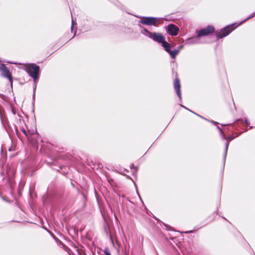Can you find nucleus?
<instances>
[{
	"mask_svg": "<svg viewBox=\"0 0 255 255\" xmlns=\"http://www.w3.org/2000/svg\"><path fill=\"white\" fill-rule=\"evenodd\" d=\"M255 16V12L253 13L252 15H251L250 16H249L248 18L244 20L243 21H241L240 23H239L238 25H236L235 27H233L234 25H236V23H234L233 25H230L228 26H227L224 28L220 30L219 31L216 32V36L218 38H222L223 37H224L228 35H229L233 30H234L236 27H237L238 26L240 25V24H242L246 21L254 17Z\"/></svg>",
	"mask_w": 255,
	"mask_h": 255,
	"instance_id": "f257e3e1",
	"label": "nucleus"
},
{
	"mask_svg": "<svg viewBox=\"0 0 255 255\" xmlns=\"http://www.w3.org/2000/svg\"><path fill=\"white\" fill-rule=\"evenodd\" d=\"M24 69L29 75L36 82L39 72V67L35 64H29L24 65Z\"/></svg>",
	"mask_w": 255,
	"mask_h": 255,
	"instance_id": "f03ea898",
	"label": "nucleus"
},
{
	"mask_svg": "<svg viewBox=\"0 0 255 255\" xmlns=\"http://www.w3.org/2000/svg\"><path fill=\"white\" fill-rule=\"evenodd\" d=\"M139 23L146 25L156 26L159 23V19L154 17H142Z\"/></svg>",
	"mask_w": 255,
	"mask_h": 255,
	"instance_id": "7ed1b4c3",
	"label": "nucleus"
},
{
	"mask_svg": "<svg viewBox=\"0 0 255 255\" xmlns=\"http://www.w3.org/2000/svg\"><path fill=\"white\" fill-rule=\"evenodd\" d=\"M215 29L212 26H208L206 28H202L197 32V38H199L202 36H207L210 33H213Z\"/></svg>",
	"mask_w": 255,
	"mask_h": 255,
	"instance_id": "20e7f679",
	"label": "nucleus"
},
{
	"mask_svg": "<svg viewBox=\"0 0 255 255\" xmlns=\"http://www.w3.org/2000/svg\"><path fill=\"white\" fill-rule=\"evenodd\" d=\"M0 71L2 76L7 78L12 85V76L7 67L4 64L0 65Z\"/></svg>",
	"mask_w": 255,
	"mask_h": 255,
	"instance_id": "39448f33",
	"label": "nucleus"
},
{
	"mask_svg": "<svg viewBox=\"0 0 255 255\" xmlns=\"http://www.w3.org/2000/svg\"><path fill=\"white\" fill-rule=\"evenodd\" d=\"M167 32L172 36H176L179 31V28L173 24H169L166 29Z\"/></svg>",
	"mask_w": 255,
	"mask_h": 255,
	"instance_id": "423d86ee",
	"label": "nucleus"
},
{
	"mask_svg": "<svg viewBox=\"0 0 255 255\" xmlns=\"http://www.w3.org/2000/svg\"><path fill=\"white\" fill-rule=\"evenodd\" d=\"M150 38L152 39L153 40L156 42L160 43H163L165 40V37L162 35L161 33L156 32L152 33L151 37H150Z\"/></svg>",
	"mask_w": 255,
	"mask_h": 255,
	"instance_id": "0eeeda50",
	"label": "nucleus"
},
{
	"mask_svg": "<svg viewBox=\"0 0 255 255\" xmlns=\"http://www.w3.org/2000/svg\"><path fill=\"white\" fill-rule=\"evenodd\" d=\"M174 88L176 90V93L178 96V97L181 99V93L180 91V84L179 82V80L178 78H176L174 81Z\"/></svg>",
	"mask_w": 255,
	"mask_h": 255,
	"instance_id": "6e6552de",
	"label": "nucleus"
},
{
	"mask_svg": "<svg viewBox=\"0 0 255 255\" xmlns=\"http://www.w3.org/2000/svg\"><path fill=\"white\" fill-rule=\"evenodd\" d=\"M233 138H234V137H233L232 136L228 137L226 138L227 142L226 143V146H225V153H224V160L225 159V158H226V155H227V151H228V146H229V143L230 141L232 140L233 139Z\"/></svg>",
	"mask_w": 255,
	"mask_h": 255,
	"instance_id": "1a4fd4ad",
	"label": "nucleus"
},
{
	"mask_svg": "<svg viewBox=\"0 0 255 255\" xmlns=\"http://www.w3.org/2000/svg\"><path fill=\"white\" fill-rule=\"evenodd\" d=\"M162 44V46L164 47L165 50L168 52V53H169L170 51H171L170 50V48H171V45L170 44H169L168 43H167L166 41H165V40L161 43Z\"/></svg>",
	"mask_w": 255,
	"mask_h": 255,
	"instance_id": "9d476101",
	"label": "nucleus"
},
{
	"mask_svg": "<svg viewBox=\"0 0 255 255\" xmlns=\"http://www.w3.org/2000/svg\"><path fill=\"white\" fill-rule=\"evenodd\" d=\"M141 33L144 35L145 36H147L149 38H150V37H151V35L152 34V33L150 32L149 31H148V30H147L145 28H144L141 31Z\"/></svg>",
	"mask_w": 255,
	"mask_h": 255,
	"instance_id": "9b49d317",
	"label": "nucleus"
},
{
	"mask_svg": "<svg viewBox=\"0 0 255 255\" xmlns=\"http://www.w3.org/2000/svg\"><path fill=\"white\" fill-rule=\"evenodd\" d=\"M179 52V50L176 49L173 51H170L169 53L170 56L172 58H175Z\"/></svg>",
	"mask_w": 255,
	"mask_h": 255,
	"instance_id": "f8f14e48",
	"label": "nucleus"
},
{
	"mask_svg": "<svg viewBox=\"0 0 255 255\" xmlns=\"http://www.w3.org/2000/svg\"><path fill=\"white\" fill-rule=\"evenodd\" d=\"M187 42L191 44H196L198 41L196 40V38H191L187 39Z\"/></svg>",
	"mask_w": 255,
	"mask_h": 255,
	"instance_id": "ddd939ff",
	"label": "nucleus"
},
{
	"mask_svg": "<svg viewBox=\"0 0 255 255\" xmlns=\"http://www.w3.org/2000/svg\"><path fill=\"white\" fill-rule=\"evenodd\" d=\"M104 253H105V255H111L110 252L108 250H105Z\"/></svg>",
	"mask_w": 255,
	"mask_h": 255,
	"instance_id": "4468645a",
	"label": "nucleus"
},
{
	"mask_svg": "<svg viewBox=\"0 0 255 255\" xmlns=\"http://www.w3.org/2000/svg\"><path fill=\"white\" fill-rule=\"evenodd\" d=\"M73 24H74V21L72 20V26H71V30L72 31L73 30Z\"/></svg>",
	"mask_w": 255,
	"mask_h": 255,
	"instance_id": "2eb2a0df",
	"label": "nucleus"
},
{
	"mask_svg": "<svg viewBox=\"0 0 255 255\" xmlns=\"http://www.w3.org/2000/svg\"><path fill=\"white\" fill-rule=\"evenodd\" d=\"M7 62L8 63H10V64H17V63L12 62H10V61H7Z\"/></svg>",
	"mask_w": 255,
	"mask_h": 255,
	"instance_id": "dca6fc26",
	"label": "nucleus"
},
{
	"mask_svg": "<svg viewBox=\"0 0 255 255\" xmlns=\"http://www.w3.org/2000/svg\"><path fill=\"white\" fill-rule=\"evenodd\" d=\"M245 123H246V124L247 125L249 124V121H248V120L247 119H246V120H245Z\"/></svg>",
	"mask_w": 255,
	"mask_h": 255,
	"instance_id": "f3484780",
	"label": "nucleus"
},
{
	"mask_svg": "<svg viewBox=\"0 0 255 255\" xmlns=\"http://www.w3.org/2000/svg\"><path fill=\"white\" fill-rule=\"evenodd\" d=\"M183 45H180V46H179V49H178V50H180V49H182V48H183Z\"/></svg>",
	"mask_w": 255,
	"mask_h": 255,
	"instance_id": "a211bd4d",
	"label": "nucleus"
},
{
	"mask_svg": "<svg viewBox=\"0 0 255 255\" xmlns=\"http://www.w3.org/2000/svg\"><path fill=\"white\" fill-rule=\"evenodd\" d=\"M180 106H181L182 107H183V108H185V109H187V110H189V109H188L187 108H186L185 107H184V106H183V105H180Z\"/></svg>",
	"mask_w": 255,
	"mask_h": 255,
	"instance_id": "6ab92c4d",
	"label": "nucleus"
},
{
	"mask_svg": "<svg viewBox=\"0 0 255 255\" xmlns=\"http://www.w3.org/2000/svg\"><path fill=\"white\" fill-rule=\"evenodd\" d=\"M188 111H190L191 112L194 113V114H195V113H194L193 112L191 111V110H189Z\"/></svg>",
	"mask_w": 255,
	"mask_h": 255,
	"instance_id": "aec40b11",
	"label": "nucleus"
},
{
	"mask_svg": "<svg viewBox=\"0 0 255 255\" xmlns=\"http://www.w3.org/2000/svg\"><path fill=\"white\" fill-rule=\"evenodd\" d=\"M212 122L213 124H216V122Z\"/></svg>",
	"mask_w": 255,
	"mask_h": 255,
	"instance_id": "412c9836",
	"label": "nucleus"
},
{
	"mask_svg": "<svg viewBox=\"0 0 255 255\" xmlns=\"http://www.w3.org/2000/svg\"><path fill=\"white\" fill-rule=\"evenodd\" d=\"M196 115H197V116H199V117H200V116H199V115H197V114H196ZM200 117H201L202 118H203V117H202L201 116H200Z\"/></svg>",
	"mask_w": 255,
	"mask_h": 255,
	"instance_id": "4be33fe9",
	"label": "nucleus"
}]
</instances>
